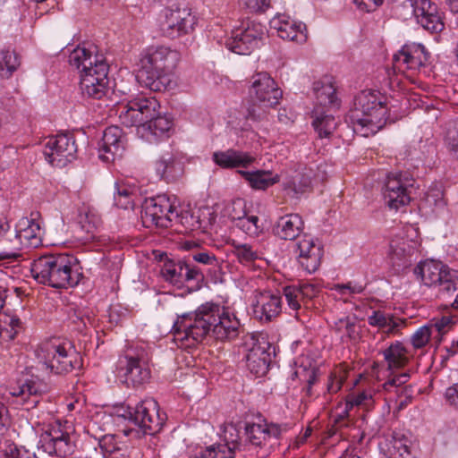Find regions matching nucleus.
<instances>
[{"instance_id": "79ce46f5", "label": "nucleus", "mask_w": 458, "mask_h": 458, "mask_svg": "<svg viewBox=\"0 0 458 458\" xmlns=\"http://www.w3.org/2000/svg\"><path fill=\"white\" fill-rule=\"evenodd\" d=\"M232 246L233 254L241 263L248 264L259 259L258 250L251 244L233 241Z\"/></svg>"}, {"instance_id": "680f3d73", "label": "nucleus", "mask_w": 458, "mask_h": 458, "mask_svg": "<svg viewBox=\"0 0 458 458\" xmlns=\"http://www.w3.org/2000/svg\"><path fill=\"white\" fill-rule=\"evenodd\" d=\"M425 202L430 207L433 206L437 208H444L445 206L444 192L437 188L430 189L426 193Z\"/></svg>"}, {"instance_id": "9d476101", "label": "nucleus", "mask_w": 458, "mask_h": 458, "mask_svg": "<svg viewBox=\"0 0 458 458\" xmlns=\"http://www.w3.org/2000/svg\"><path fill=\"white\" fill-rule=\"evenodd\" d=\"M178 217L175 197L165 194L146 199L142 205L141 219L145 226L168 227Z\"/></svg>"}, {"instance_id": "b1692460", "label": "nucleus", "mask_w": 458, "mask_h": 458, "mask_svg": "<svg viewBox=\"0 0 458 458\" xmlns=\"http://www.w3.org/2000/svg\"><path fill=\"white\" fill-rule=\"evenodd\" d=\"M245 444L261 447L269 442L272 438L278 439L282 434V427L275 423H246Z\"/></svg>"}, {"instance_id": "09e8293b", "label": "nucleus", "mask_w": 458, "mask_h": 458, "mask_svg": "<svg viewBox=\"0 0 458 458\" xmlns=\"http://www.w3.org/2000/svg\"><path fill=\"white\" fill-rule=\"evenodd\" d=\"M432 335L431 326L428 324L424 325L418 328L411 335V344L414 349H421L428 344Z\"/></svg>"}, {"instance_id": "6ab92c4d", "label": "nucleus", "mask_w": 458, "mask_h": 458, "mask_svg": "<svg viewBox=\"0 0 458 458\" xmlns=\"http://www.w3.org/2000/svg\"><path fill=\"white\" fill-rule=\"evenodd\" d=\"M254 317L261 322H270L282 311V297L270 291L259 292L252 302Z\"/></svg>"}, {"instance_id": "c756f323", "label": "nucleus", "mask_w": 458, "mask_h": 458, "mask_svg": "<svg viewBox=\"0 0 458 458\" xmlns=\"http://www.w3.org/2000/svg\"><path fill=\"white\" fill-rule=\"evenodd\" d=\"M213 161L222 168L247 167L254 157L247 152L229 148L213 153Z\"/></svg>"}, {"instance_id": "a211bd4d", "label": "nucleus", "mask_w": 458, "mask_h": 458, "mask_svg": "<svg viewBox=\"0 0 458 458\" xmlns=\"http://www.w3.org/2000/svg\"><path fill=\"white\" fill-rule=\"evenodd\" d=\"M430 58V53L420 43L405 44L393 56V65L395 70H419L425 66Z\"/></svg>"}, {"instance_id": "052dcab7", "label": "nucleus", "mask_w": 458, "mask_h": 458, "mask_svg": "<svg viewBox=\"0 0 458 458\" xmlns=\"http://www.w3.org/2000/svg\"><path fill=\"white\" fill-rule=\"evenodd\" d=\"M311 186V176L307 174H298L293 178L291 187L295 193H302Z\"/></svg>"}, {"instance_id": "aec40b11", "label": "nucleus", "mask_w": 458, "mask_h": 458, "mask_svg": "<svg viewBox=\"0 0 458 458\" xmlns=\"http://www.w3.org/2000/svg\"><path fill=\"white\" fill-rule=\"evenodd\" d=\"M252 346L246 354V366L250 373L257 377H262L268 371L271 363L272 346L264 339L259 341L251 336Z\"/></svg>"}, {"instance_id": "39448f33", "label": "nucleus", "mask_w": 458, "mask_h": 458, "mask_svg": "<svg viewBox=\"0 0 458 458\" xmlns=\"http://www.w3.org/2000/svg\"><path fill=\"white\" fill-rule=\"evenodd\" d=\"M72 258L67 255H45L35 259L30 271L42 284L54 288L77 285L80 274L72 270Z\"/></svg>"}, {"instance_id": "2eb2a0df", "label": "nucleus", "mask_w": 458, "mask_h": 458, "mask_svg": "<svg viewBox=\"0 0 458 458\" xmlns=\"http://www.w3.org/2000/svg\"><path fill=\"white\" fill-rule=\"evenodd\" d=\"M264 35L265 27L260 22L249 21L233 30L226 47L238 55H250L259 46Z\"/></svg>"}, {"instance_id": "cd10ccee", "label": "nucleus", "mask_w": 458, "mask_h": 458, "mask_svg": "<svg viewBox=\"0 0 458 458\" xmlns=\"http://www.w3.org/2000/svg\"><path fill=\"white\" fill-rule=\"evenodd\" d=\"M172 126L173 120L166 115H160L158 113L155 117L149 118L147 123L139 126L137 133L147 141L155 142L164 136H167Z\"/></svg>"}, {"instance_id": "473e14b6", "label": "nucleus", "mask_w": 458, "mask_h": 458, "mask_svg": "<svg viewBox=\"0 0 458 458\" xmlns=\"http://www.w3.org/2000/svg\"><path fill=\"white\" fill-rule=\"evenodd\" d=\"M383 355L387 363V369L390 371L403 368L409 362L410 359L409 351L398 341L385 349Z\"/></svg>"}, {"instance_id": "a18cd8bd", "label": "nucleus", "mask_w": 458, "mask_h": 458, "mask_svg": "<svg viewBox=\"0 0 458 458\" xmlns=\"http://www.w3.org/2000/svg\"><path fill=\"white\" fill-rule=\"evenodd\" d=\"M318 369L316 366L309 364V366H300L295 371V375L300 377L301 380L307 383L306 392L310 395L311 394V387L318 379Z\"/></svg>"}, {"instance_id": "dca6fc26", "label": "nucleus", "mask_w": 458, "mask_h": 458, "mask_svg": "<svg viewBox=\"0 0 458 458\" xmlns=\"http://www.w3.org/2000/svg\"><path fill=\"white\" fill-rule=\"evenodd\" d=\"M195 16L186 8H166L159 20L161 34L169 38H177L193 30Z\"/></svg>"}, {"instance_id": "1a4fd4ad", "label": "nucleus", "mask_w": 458, "mask_h": 458, "mask_svg": "<svg viewBox=\"0 0 458 458\" xmlns=\"http://www.w3.org/2000/svg\"><path fill=\"white\" fill-rule=\"evenodd\" d=\"M414 274L425 285H437L443 298L458 290V271L449 268L440 261L431 259L420 262L414 268Z\"/></svg>"}, {"instance_id": "7ed1b4c3", "label": "nucleus", "mask_w": 458, "mask_h": 458, "mask_svg": "<svg viewBox=\"0 0 458 458\" xmlns=\"http://www.w3.org/2000/svg\"><path fill=\"white\" fill-rule=\"evenodd\" d=\"M180 54L169 47H149L139 61L137 79L152 91L165 90L170 83L169 74L177 65Z\"/></svg>"}, {"instance_id": "20e7f679", "label": "nucleus", "mask_w": 458, "mask_h": 458, "mask_svg": "<svg viewBox=\"0 0 458 458\" xmlns=\"http://www.w3.org/2000/svg\"><path fill=\"white\" fill-rule=\"evenodd\" d=\"M68 62L80 72V87L84 96L100 99L106 94L108 65L102 56L84 47H77L70 53Z\"/></svg>"}, {"instance_id": "13d9d810", "label": "nucleus", "mask_w": 458, "mask_h": 458, "mask_svg": "<svg viewBox=\"0 0 458 458\" xmlns=\"http://www.w3.org/2000/svg\"><path fill=\"white\" fill-rule=\"evenodd\" d=\"M335 329L337 332L344 331L349 338H355L357 335L354 318L350 317H344L335 321Z\"/></svg>"}, {"instance_id": "7c9ffc66", "label": "nucleus", "mask_w": 458, "mask_h": 458, "mask_svg": "<svg viewBox=\"0 0 458 458\" xmlns=\"http://www.w3.org/2000/svg\"><path fill=\"white\" fill-rule=\"evenodd\" d=\"M303 229V221L298 214L281 216L274 227V233L284 240H295Z\"/></svg>"}, {"instance_id": "864d4df0", "label": "nucleus", "mask_w": 458, "mask_h": 458, "mask_svg": "<svg viewBox=\"0 0 458 458\" xmlns=\"http://www.w3.org/2000/svg\"><path fill=\"white\" fill-rule=\"evenodd\" d=\"M174 221L181 224L186 231H194L200 228L199 216H194L190 211L178 212V217Z\"/></svg>"}, {"instance_id": "412c9836", "label": "nucleus", "mask_w": 458, "mask_h": 458, "mask_svg": "<svg viewBox=\"0 0 458 458\" xmlns=\"http://www.w3.org/2000/svg\"><path fill=\"white\" fill-rule=\"evenodd\" d=\"M417 22L430 33L441 32L445 28L437 5L430 0H415L412 4Z\"/></svg>"}, {"instance_id": "f03ea898", "label": "nucleus", "mask_w": 458, "mask_h": 458, "mask_svg": "<svg viewBox=\"0 0 458 458\" xmlns=\"http://www.w3.org/2000/svg\"><path fill=\"white\" fill-rule=\"evenodd\" d=\"M389 108L387 98L379 91H360L354 98L353 107L348 114L353 131L362 137L377 133L389 119Z\"/></svg>"}, {"instance_id": "4468645a", "label": "nucleus", "mask_w": 458, "mask_h": 458, "mask_svg": "<svg viewBox=\"0 0 458 458\" xmlns=\"http://www.w3.org/2000/svg\"><path fill=\"white\" fill-rule=\"evenodd\" d=\"M116 371L117 376L128 386H140L150 377V371L143 359L142 352L135 353L131 349L119 357Z\"/></svg>"}, {"instance_id": "f704fd0d", "label": "nucleus", "mask_w": 458, "mask_h": 458, "mask_svg": "<svg viewBox=\"0 0 458 458\" xmlns=\"http://www.w3.org/2000/svg\"><path fill=\"white\" fill-rule=\"evenodd\" d=\"M411 445V441L406 436L394 433L387 448L389 458H413Z\"/></svg>"}, {"instance_id": "69168bd1", "label": "nucleus", "mask_w": 458, "mask_h": 458, "mask_svg": "<svg viewBox=\"0 0 458 458\" xmlns=\"http://www.w3.org/2000/svg\"><path fill=\"white\" fill-rule=\"evenodd\" d=\"M364 285L358 283L349 282L347 284H335L333 289L337 291L340 294H345L347 292L351 294L360 293L364 291Z\"/></svg>"}, {"instance_id": "bf43d9fd", "label": "nucleus", "mask_w": 458, "mask_h": 458, "mask_svg": "<svg viewBox=\"0 0 458 458\" xmlns=\"http://www.w3.org/2000/svg\"><path fill=\"white\" fill-rule=\"evenodd\" d=\"M410 378V374L408 372L400 373L397 375H393L386 381L383 385V387L386 391L392 392L396 390L397 388H403V385H404Z\"/></svg>"}, {"instance_id": "3c124183", "label": "nucleus", "mask_w": 458, "mask_h": 458, "mask_svg": "<svg viewBox=\"0 0 458 458\" xmlns=\"http://www.w3.org/2000/svg\"><path fill=\"white\" fill-rule=\"evenodd\" d=\"M454 318L451 316H443L439 318H433L428 325L431 326V329L437 333V336H442L446 334L452 327L454 325Z\"/></svg>"}, {"instance_id": "9b49d317", "label": "nucleus", "mask_w": 458, "mask_h": 458, "mask_svg": "<svg viewBox=\"0 0 458 458\" xmlns=\"http://www.w3.org/2000/svg\"><path fill=\"white\" fill-rule=\"evenodd\" d=\"M40 227L33 219L21 218L6 239L7 250L0 252V260L16 259L24 248H36L40 242Z\"/></svg>"}, {"instance_id": "393cba45", "label": "nucleus", "mask_w": 458, "mask_h": 458, "mask_svg": "<svg viewBox=\"0 0 458 458\" xmlns=\"http://www.w3.org/2000/svg\"><path fill=\"white\" fill-rule=\"evenodd\" d=\"M295 252L299 262L309 273H314L320 265L323 255L322 248L309 236H304L295 244Z\"/></svg>"}, {"instance_id": "e433bc0d", "label": "nucleus", "mask_w": 458, "mask_h": 458, "mask_svg": "<svg viewBox=\"0 0 458 458\" xmlns=\"http://www.w3.org/2000/svg\"><path fill=\"white\" fill-rule=\"evenodd\" d=\"M314 120L312 125L318 132L319 138L329 137L336 128V122L332 114H326L325 111L316 107L313 111Z\"/></svg>"}, {"instance_id": "c85d7f7f", "label": "nucleus", "mask_w": 458, "mask_h": 458, "mask_svg": "<svg viewBox=\"0 0 458 458\" xmlns=\"http://www.w3.org/2000/svg\"><path fill=\"white\" fill-rule=\"evenodd\" d=\"M157 175L166 182H172L183 174V165L171 153H165L155 163Z\"/></svg>"}, {"instance_id": "6e6d98bb", "label": "nucleus", "mask_w": 458, "mask_h": 458, "mask_svg": "<svg viewBox=\"0 0 458 458\" xmlns=\"http://www.w3.org/2000/svg\"><path fill=\"white\" fill-rule=\"evenodd\" d=\"M259 219L257 216H245L241 218L238 223V226L250 236H258L260 232V227L258 225Z\"/></svg>"}, {"instance_id": "c03bdc74", "label": "nucleus", "mask_w": 458, "mask_h": 458, "mask_svg": "<svg viewBox=\"0 0 458 458\" xmlns=\"http://www.w3.org/2000/svg\"><path fill=\"white\" fill-rule=\"evenodd\" d=\"M78 223L86 233H93L100 225V218L89 208H83L79 211Z\"/></svg>"}, {"instance_id": "423d86ee", "label": "nucleus", "mask_w": 458, "mask_h": 458, "mask_svg": "<svg viewBox=\"0 0 458 458\" xmlns=\"http://www.w3.org/2000/svg\"><path fill=\"white\" fill-rule=\"evenodd\" d=\"M251 102L246 107L245 118L260 121L265 117L266 109L274 107L283 96L274 79L267 72H259L252 77L250 89Z\"/></svg>"}, {"instance_id": "6e6552de", "label": "nucleus", "mask_w": 458, "mask_h": 458, "mask_svg": "<svg viewBox=\"0 0 458 458\" xmlns=\"http://www.w3.org/2000/svg\"><path fill=\"white\" fill-rule=\"evenodd\" d=\"M120 417L138 427L143 434L156 435L161 431L166 421V414L161 413L157 402L147 398L134 406L127 404L117 411Z\"/></svg>"}, {"instance_id": "37998d69", "label": "nucleus", "mask_w": 458, "mask_h": 458, "mask_svg": "<svg viewBox=\"0 0 458 458\" xmlns=\"http://www.w3.org/2000/svg\"><path fill=\"white\" fill-rule=\"evenodd\" d=\"M240 432L236 426L228 424L224 430V443H219V445H226L234 454H237L246 449V444L240 442Z\"/></svg>"}, {"instance_id": "72a5a7b5", "label": "nucleus", "mask_w": 458, "mask_h": 458, "mask_svg": "<svg viewBox=\"0 0 458 458\" xmlns=\"http://www.w3.org/2000/svg\"><path fill=\"white\" fill-rule=\"evenodd\" d=\"M238 173L257 190H265L279 182V175L269 170L242 171Z\"/></svg>"}, {"instance_id": "4c0bfd02", "label": "nucleus", "mask_w": 458, "mask_h": 458, "mask_svg": "<svg viewBox=\"0 0 458 458\" xmlns=\"http://www.w3.org/2000/svg\"><path fill=\"white\" fill-rule=\"evenodd\" d=\"M21 64L18 55L10 49L0 51V78L8 79Z\"/></svg>"}, {"instance_id": "f8f14e48", "label": "nucleus", "mask_w": 458, "mask_h": 458, "mask_svg": "<svg viewBox=\"0 0 458 458\" xmlns=\"http://www.w3.org/2000/svg\"><path fill=\"white\" fill-rule=\"evenodd\" d=\"M415 189V179L408 172L390 173L383 188L386 205L394 210L408 205Z\"/></svg>"}, {"instance_id": "5fc2aeb1", "label": "nucleus", "mask_w": 458, "mask_h": 458, "mask_svg": "<svg viewBox=\"0 0 458 458\" xmlns=\"http://www.w3.org/2000/svg\"><path fill=\"white\" fill-rule=\"evenodd\" d=\"M3 452L4 458H38L35 453L14 444L7 445Z\"/></svg>"}, {"instance_id": "bb28decb", "label": "nucleus", "mask_w": 458, "mask_h": 458, "mask_svg": "<svg viewBox=\"0 0 458 458\" xmlns=\"http://www.w3.org/2000/svg\"><path fill=\"white\" fill-rule=\"evenodd\" d=\"M38 393L39 386L32 379H20L17 386H12L9 391V394L14 398L13 403L22 406L25 410L32 409L37 405Z\"/></svg>"}, {"instance_id": "ea45409f", "label": "nucleus", "mask_w": 458, "mask_h": 458, "mask_svg": "<svg viewBox=\"0 0 458 458\" xmlns=\"http://www.w3.org/2000/svg\"><path fill=\"white\" fill-rule=\"evenodd\" d=\"M372 403V396L370 394L366 392H360L358 394H351L348 395L345 408L343 412L336 416L335 422L340 424L349 415V411L354 406H365L369 407Z\"/></svg>"}, {"instance_id": "f257e3e1", "label": "nucleus", "mask_w": 458, "mask_h": 458, "mask_svg": "<svg viewBox=\"0 0 458 458\" xmlns=\"http://www.w3.org/2000/svg\"><path fill=\"white\" fill-rule=\"evenodd\" d=\"M175 335L181 339L201 343L208 335L225 341L235 339L240 331V321L223 307L214 303L200 305L194 312L179 315L174 322Z\"/></svg>"}, {"instance_id": "c9c22d12", "label": "nucleus", "mask_w": 458, "mask_h": 458, "mask_svg": "<svg viewBox=\"0 0 458 458\" xmlns=\"http://www.w3.org/2000/svg\"><path fill=\"white\" fill-rule=\"evenodd\" d=\"M317 104L322 107L339 106L335 95V88L331 82L318 81L314 83Z\"/></svg>"}, {"instance_id": "0e129e2a", "label": "nucleus", "mask_w": 458, "mask_h": 458, "mask_svg": "<svg viewBox=\"0 0 458 458\" xmlns=\"http://www.w3.org/2000/svg\"><path fill=\"white\" fill-rule=\"evenodd\" d=\"M393 392H394L397 396L400 408L405 407L411 402L413 397V389L411 386H404L403 388H397Z\"/></svg>"}, {"instance_id": "603ef678", "label": "nucleus", "mask_w": 458, "mask_h": 458, "mask_svg": "<svg viewBox=\"0 0 458 458\" xmlns=\"http://www.w3.org/2000/svg\"><path fill=\"white\" fill-rule=\"evenodd\" d=\"M226 209L232 220L239 221L247 216L246 202L243 199H233Z\"/></svg>"}, {"instance_id": "774afa93", "label": "nucleus", "mask_w": 458, "mask_h": 458, "mask_svg": "<svg viewBox=\"0 0 458 458\" xmlns=\"http://www.w3.org/2000/svg\"><path fill=\"white\" fill-rule=\"evenodd\" d=\"M447 403L458 409V383L449 386L445 394Z\"/></svg>"}, {"instance_id": "ddd939ff", "label": "nucleus", "mask_w": 458, "mask_h": 458, "mask_svg": "<svg viewBox=\"0 0 458 458\" xmlns=\"http://www.w3.org/2000/svg\"><path fill=\"white\" fill-rule=\"evenodd\" d=\"M159 108L160 105L155 98L140 94L121 106L119 119L123 125L136 126L139 129V126L147 123L149 118L155 117Z\"/></svg>"}, {"instance_id": "e2e57ef3", "label": "nucleus", "mask_w": 458, "mask_h": 458, "mask_svg": "<svg viewBox=\"0 0 458 458\" xmlns=\"http://www.w3.org/2000/svg\"><path fill=\"white\" fill-rule=\"evenodd\" d=\"M193 261L216 267L218 264L216 257L209 251H193L190 254Z\"/></svg>"}, {"instance_id": "f3484780", "label": "nucleus", "mask_w": 458, "mask_h": 458, "mask_svg": "<svg viewBox=\"0 0 458 458\" xmlns=\"http://www.w3.org/2000/svg\"><path fill=\"white\" fill-rule=\"evenodd\" d=\"M43 154L51 165L60 168L64 167L76 158L77 146L75 140L69 134L49 137L44 145Z\"/></svg>"}, {"instance_id": "49530a36", "label": "nucleus", "mask_w": 458, "mask_h": 458, "mask_svg": "<svg viewBox=\"0 0 458 458\" xmlns=\"http://www.w3.org/2000/svg\"><path fill=\"white\" fill-rule=\"evenodd\" d=\"M203 458H234L233 451L226 445L215 444L200 451Z\"/></svg>"}, {"instance_id": "de8ad7c7", "label": "nucleus", "mask_w": 458, "mask_h": 458, "mask_svg": "<svg viewBox=\"0 0 458 458\" xmlns=\"http://www.w3.org/2000/svg\"><path fill=\"white\" fill-rule=\"evenodd\" d=\"M283 294L285 298L289 309L297 312L301 307V293L295 285H287L283 288Z\"/></svg>"}, {"instance_id": "2f4dec72", "label": "nucleus", "mask_w": 458, "mask_h": 458, "mask_svg": "<svg viewBox=\"0 0 458 458\" xmlns=\"http://www.w3.org/2000/svg\"><path fill=\"white\" fill-rule=\"evenodd\" d=\"M368 323L386 334H397L405 326V320L381 310H375L368 318Z\"/></svg>"}, {"instance_id": "4d7b16f0", "label": "nucleus", "mask_w": 458, "mask_h": 458, "mask_svg": "<svg viewBox=\"0 0 458 458\" xmlns=\"http://www.w3.org/2000/svg\"><path fill=\"white\" fill-rule=\"evenodd\" d=\"M17 334L14 329L9 328L0 322V346L3 350L8 351L10 356L13 355L11 352L13 344L10 342L16 337Z\"/></svg>"}, {"instance_id": "a878e982", "label": "nucleus", "mask_w": 458, "mask_h": 458, "mask_svg": "<svg viewBox=\"0 0 458 458\" xmlns=\"http://www.w3.org/2000/svg\"><path fill=\"white\" fill-rule=\"evenodd\" d=\"M271 27L277 30L278 36L283 39L296 42H304L307 39L306 25L292 19L287 14H278L270 21Z\"/></svg>"}, {"instance_id": "0eeeda50", "label": "nucleus", "mask_w": 458, "mask_h": 458, "mask_svg": "<svg viewBox=\"0 0 458 458\" xmlns=\"http://www.w3.org/2000/svg\"><path fill=\"white\" fill-rule=\"evenodd\" d=\"M40 364L55 374H64L81 367V358L71 346L58 341L44 343L36 350Z\"/></svg>"}, {"instance_id": "5701e85b", "label": "nucleus", "mask_w": 458, "mask_h": 458, "mask_svg": "<svg viewBox=\"0 0 458 458\" xmlns=\"http://www.w3.org/2000/svg\"><path fill=\"white\" fill-rule=\"evenodd\" d=\"M125 148V138L118 126L107 127L99 143V157L106 161H114L121 157Z\"/></svg>"}, {"instance_id": "58836bf2", "label": "nucleus", "mask_w": 458, "mask_h": 458, "mask_svg": "<svg viewBox=\"0 0 458 458\" xmlns=\"http://www.w3.org/2000/svg\"><path fill=\"white\" fill-rule=\"evenodd\" d=\"M184 262V259L165 261L161 269L164 278L174 284H182Z\"/></svg>"}, {"instance_id": "a19ab883", "label": "nucleus", "mask_w": 458, "mask_h": 458, "mask_svg": "<svg viewBox=\"0 0 458 458\" xmlns=\"http://www.w3.org/2000/svg\"><path fill=\"white\" fill-rule=\"evenodd\" d=\"M134 195V190L129 185L123 183H115L114 200L116 207L123 209L133 208Z\"/></svg>"}, {"instance_id": "4be33fe9", "label": "nucleus", "mask_w": 458, "mask_h": 458, "mask_svg": "<svg viewBox=\"0 0 458 458\" xmlns=\"http://www.w3.org/2000/svg\"><path fill=\"white\" fill-rule=\"evenodd\" d=\"M40 443L44 452L51 456L63 458L73 451L69 433L63 431L60 427H53L42 434Z\"/></svg>"}, {"instance_id": "338daca9", "label": "nucleus", "mask_w": 458, "mask_h": 458, "mask_svg": "<svg viewBox=\"0 0 458 458\" xmlns=\"http://www.w3.org/2000/svg\"><path fill=\"white\" fill-rule=\"evenodd\" d=\"M251 12H263L269 6V0H240Z\"/></svg>"}, {"instance_id": "8fccbe9b", "label": "nucleus", "mask_w": 458, "mask_h": 458, "mask_svg": "<svg viewBox=\"0 0 458 458\" xmlns=\"http://www.w3.org/2000/svg\"><path fill=\"white\" fill-rule=\"evenodd\" d=\"M204 280V275L199 267L192 266L189 261L185 260L183 269L182 284L184 283H194V287L199 288L200 284Z\"/></svg>"}]
</instances>
